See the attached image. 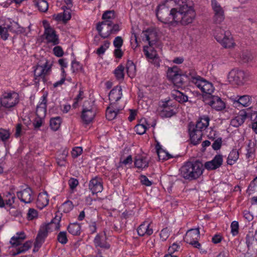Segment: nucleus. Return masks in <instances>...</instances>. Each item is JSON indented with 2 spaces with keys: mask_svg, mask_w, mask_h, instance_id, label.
I'll list each match as a JSON object with an SVG mask.
<instances>
[{
  "mask_svg": "<svg viewBox=\"0 0 257 257\" xmlns=\"http://www.w3.org/2000/svg\"><path fill=\"white\" fill-rule=\"evenodd\" d=\"M177 4L174 23L184 26L192 23L196 16L193 8L185 0H177Z\"/></svg>",
  "mask_w": 257,
  "mask_h": 257,
  "instance_id": "1",
  "label": "nucleus"
},
{
  "mask_svg": "<svg viewBox=\"0 0 257 257\" xmlns=\"http://www.w3.org/2000/svg\"><path fill=\"white\" fill-rule=\"evenodd\" d=\"M177 0H167L164 4L160 5L156 11L158 20L164 24L174 23L176 7L174 8Z\"/></svg>",
  "mask_w": 257,
  "mask_h": 257,
  "instance_id": "2",
  "label": "nucleus"
},
{
  "mask_svg": "<svg viewBox=\"0 0 257 257\" xmlns=\"http://www.w3.org/2000/svg\"><path fill=\"white\" fill-rule=\"evenodd\" d=\"M203 171V165L200 161L187 162L180 168V176L186 180L192 181L198 179Z\"/></svg>",
  "mask_w": 257,
  "mask_h": 257,
  "instance_id": "3",
  "label": "nucleus"
},
{
  "mask_svg": "<svg viewBox=\"0 0 257 257\" xmlns=\"http://www.w3.org/2000/svg\"><path fill=\"white\" fill-rule=\"evenodd\" d=\"M61 218V216L56 215L50 223L41 228L36 238L34 244L35 248H39L42 245L48 235V232L58 230L60 229Z\"/></svg>",
  "mask_w": 257,
  "mask_h": 257,
  "instance_id": "4",
  "label": "nucleus"
},
{
  "mask_svg": "<svg viewBox=\"0 0 257 257\" xmlns=\"http://www.w3.org/2000/svg\"><path fill=\"white\" fill-rule=\"evenodd\" d=\"M44 62H39L34 68V84L39 86L40 82L42 81L44 83L47 82L46 76L51 71V65L48 64V61L44 59Z\"/></svg>",
  "mask_w": 257,
  "mask_h": 257,
  "instance_id": "5",
  "label": "nucleus"
},
{
  "mask_svg": "<svg viewBox=\"0 0 257 257\" xmlns=\"http://www.w3.org/2000/svg\"><path fill=\"white\" fill-rule=\"evenodd\" d=\"M44 62H39L34 68V84L39 86L40 82L42 81L44 83L47 82L46 76L51 71V65L48 64V61L44 59Z\"/></svg>",
  "mask_w": 257,
  "mask_h": 257,
  "instance_id": "6",
  "label": "nucleus"
},
{
  "mask_svg": "<svg viewBox=\"0 0 257 257\" xmlns=\"http://www.w3.org/2000/svg\"><path fill=\"white\" fill-rule=\"evenodd\" d=\"M111 25L112 23L110 21H104L97 24L96 30L102 38H106L111 33H116L120 30L118 25L114 24L112 27Z\"/></svg>",
  "mask_w": 257,
  "mask_h": 257,
  "instance_id": "7",
  "label": "nucleus"
},
{
  "mask_svg": "<svg viewBox=\"0 0 257 257\" xmlns=\"http://www.w3.org/2000/svg\"><path fill=\"white\" fill-rule=\"evenodd\" d=\"M249 76V74L247 72L233 69L229 72L228 79L229 81L233 84L241 85L248 80Z\"/></svg>",
  "mask_w": 257,
  "mask_h": 257,
  "instance_id": "8",
  "label": "nucleus"
},
{
  "mask_svg": "<svg viewBox=\"0 0 257 257\" xmlns=\"http://www.w3.org/2000/svg\"><path fill=\"white\" fill-rule=\"evenodd\" d=\"M192 82L194 83L196 86L199 88L203 93L206 94L211 95L214 91V88L213 84L203 79L199 76H192Z\"/></svg>",
  "mask_w": 257,
  "mask_h": 257,
  "instance_id": "9",
  "label": "nucleus"
},
{
  "mask_svg": "<svg viewBox=\"0 0 257 257\" xmlns=\"http://www.w3.org/2000/svg\"><path fill=\"white\" fill-rule=\"evenodd\" d=\"M96 114V109L95 106L90 105V102L85 101L83 105L81 118L83 122L88 124L90 123Z\"/></svg>",
  "mask_w": 257,
  "mask_h": 257,
  "instance_id": "10",
  "label": "nucleus"
},
{
  "mask_svg": "<svg viewBox=\"0 0 257 257\" xmlns=\"http://www.w3.org/2000/svg\"><path fill=\"white\" fill-rule=\"evenodd\" d=\"M211 6L214 11L213 21L215 24H221L225 18L224 11L216 0L211 1Z\"/></svg>",
  "mask_w": 257,
  "mask_h": 257,
  "instance_id": "11",
  "label": "nucleus"
},
{
  "mask_svg": "<svg viewBox=\"0 0 257 257\" xmlns=\"http://www.w3.org/2000/svg\"><path fill=\"white\" fill-rule=\"evenodd\" d=\"M191 75H195V72L194 71L190 70L189 72H186L185 73H182L181 71L171 81L176 86L181 87L184 84L185 82L184 77L186 79L188 78V79L192 81Z\"/></svg>",
  "mask_w": 257,
  "mask_h": 257,
  "instance_id": "12",
  "label": "nucleus"
},
{
  "mask_svg": "<svg viewBox=\"0 0 257 257\" xmlns=\"http://www.w3.org/2000/svg\"><path fill=\"white\" fill-rule=\"evenodd\" d=\"M33 194V191L31 188L27 187L21 191L17 192V196L21 202L28 204L31 203L34 200Z\"/></svg>",
  "mask_w": 257,
  "mask_h": 257,
  "instance_id": "13",
  "label": "nucleus"
},
{
  "mask_svg": "<svg viewBox=\"0 0 257 257\" xmlns=\"http://www.w3.org/2000/svg\"><path fill=\"white\" fill-rule=\"evenodd\" d=\"M89 189L93 194L101 192L103 190L101 179L98 177L92 178L89 182Z\"/></svg>",
  "mask_w": 257,
  "mask_h": 257,
  "instance_id": "14",
  "label": "nucleus"
},
{
  "mask_svg": "<svg viewBox=\"0 0 257 257\" xmlns=\"http://www.w3.org/2000/svg\"><path fill=\"white\" fill-rule=\"evenodd\" d=\"M222 156L217 155L211 161L206 162L204 164V167L208 170H215L222 165Z\"/></svg>",
  "mask_w": 257,
  "mask_h": 257,
  "instance_id": "15",
  "label": "nucleus"
},
{
  "mask_svg": "<svg viewBox=\"0 0 257 257\" xmlns=\"http://www.w3.org/2000/svg\"><path fill=\"white\" fill-rule=\"evenodd\" d=\"M122 89L120 86L117 85L114 87L109 92V100L110 105H117L116 102L122 96Z\"/></svg>",
  "mask_w": 257,
  "mask_h": 257,
  "instance_id": "16",
  "label": "nucleus"
},
{
  "mask_svg": "<svg viewBox=\"0 0 257 257\" xmlns=\"http://www.w3.org/2000/svg\"><path fill=\"white\" fill-rule=\"evenodd\" d=\"M207 103L210 105L212 108L218 111L221 110L225 107L224 102L220 97L215 95H211L210 98Z\"/></svg>",
  "mask_w": 257,
  "mask_h": 257,
  "instance_id": "17",
  "label": "nucleus"
},
{
  "mask_svg": "<svg viewBox=\"0 0 257 257\" xmlns=\"http://www.w3.org/2000/svg\"><path fill=\"white\" fill-rule=\"evenodd\" d=\"M44 35L48 43H52L54 45L59 44L58 37L53 28L50 27L45 28Z\"/></svg>",
  "mask_w": 257,
  "mask_h": 257,
  "instance_id": "18",
  "label": "nucleus"
},
{
  "mask_svg": "<svg viewBox=\"0 0 257 257\" xmlns=\"http://www.w3.org/2000/svg\"><path fill=\"white\" fill-rule=\"evenodd\" d=\"M138 234L140 236H150L153 233V229L148 222H144L137 229Z\"/></svg>",
  "mask_w": 257,
  "mask_h": 257,
  "instance_id": "19",
  "label": "nucleus"
},
{
  "mask_svg": "<svg viewBox=\"0 0 257 257\" xmlns=\"http://www.w3.org/2000/svg\"><path fill=\"white\" fill-rule=\"evenodd\" d=\"M47 94H44L41 97V102L37 105L36 114L37 116L44 117L47 111Z\"/></svg>",
  "mask_w": 257,
  "mask_h": 257,
  "instance_id": "20",
  "label": "nucleus"
},
{
  "mask_svg": "<svg viewBox=\"0 0 257 257\" xmlns=\"http://www.w3.org/2000/svg\"><path fill=\"white\" fill-rule=\"evenodd\" d=\"M194 126H189V131L190 141L192 144L196 145L198 144L202 139V132L196 131Z\"/></svg>",
  "mask_w": 257,
  "mask_h": 257,
  "instance_id": "21",
  "label": "nucleus"
},
{
  "mask_svg": "<svg viewBox=\"0 0 257 257\" xmlns=\"http://www.w3.org/2000/svg\"><path fill=\"white\" fill-rule=\"evenodd\" d=\"M200 237L199 228H192L187 231L184 238L187 243H191L193 241L198 239Z\"/></svg>",
  "mask_w": 257,
  "mask_h": 257,
  "instance_id": "22",
  "label": "nucleus"
},
{
  "mask_svg": "<svg viewBox=\"0 0 257 257\" xmlns=\"http://www.w3.org/2000/svg\"><path fill=\"white\" fill-rule=\"evenodd\" d=\"M122 108L117 107V105H110L108 106L106 110V117L109 120L114 119L117 113Z\"/></svg>",
  "mask_w": 257,
  "mask_h": 257,
  "instance_id": "23",
  "label": "nucleus"
},
{
  "mask_svg": "<svg viewBox=\"0 0 257 257\" xmlns=\"http://www.w3.org/2000/svg\"><path fill=\"white\" fill-rule=\"evenodd\" d=\"M251 103L250 97L249 95L237 96L234 101L233 104L235 107L241 105L243 107L248 106Z\"/></svg>",
  "mask_w": 257,
  "mask_h": 257,
  "instance_id": "24",
  "label": "nucleus"
},
{
  "mask_svg": "<svg viewBox=\"0 0 257 257\" xmlns=\"http://www.w3.org/2000/svg\"><path fill=\"white\" fill-rule=\"evenodd\" d=\"M149 163V161L147 157L144 156H136L134 162L135 167L141 169L148 168Z\"/></svg>",
  "mask_w": 257,
  "mask_h": 257,
  "instance_id": "25",
  "label": "nucleus"
},
{
  "mask_svg": "<svg viewBox=\"0 0 257 257\" xmlns=\"http://www.w3.org/2000/svg\"><path fill=\"white\" fill-rule=\"evenodd\" d=\"M49 201V197L46 191L40 193L37 200V205L39 208L43 209L48 204Z\"/></svg>",
  "mask_w": 257,
  "mask_h": 257,
  "instance_id": "26",
  "label": "nucleus"
},
{
  "mask_svg": "<svg viewBox=\"0 0 257 257\" xmlns=\"http://www.w3.org/2000/svg\"><path fill=\"white\" fill-rule=\"evenodd\" d=\"M26 236L23 231L18 232L10 240V243L13 246H19L26 239Z\"/></svg>",
  "mask_w": 257,
  "mask_h": 257,
  "instance_id": "27",
  "label": "nucleus"
},
{
  "mask_svg": "<svg viewBox=\"0 0 257 257\" xmlns=\"http://www.w3.org/2000/svg\"><path fill=\"white\" fill-rule=\"evenodd\" d=\"M230 32L228 31H224L220 27L216 28L215 30L214 36L216 40L219 43L226 38L230 36Z\"/></svg>",
  "mask_w": 257,
  "mask_h": 257,
  "instance_id": "28",
  "label": "nucleus"
},
{
  "mask_svg": "<svg viewBox=\"0 0 257 257\" xmlns=\"http://www.w3.org/2000/svg\"><path fill=\"white\" fill-rule=\"evenodd\" d=\"M230 32L228 31H224L220 27L216 28L215 30L214 36L216 40L219 43L226 38L230 36Z\"/></svg>",
  "mask_w": 257,
  "mask_h": 257,
  "instance_id": "29",
  "label": "nucleus"
},
{
  "mask_svg": "<svg viewBox=\"0 0 257 257\" xmlns=\"http://www.w3.org/2000/svg\"><path fill=\"white\" fill-rule=\"evenodd\" d=\"M209 118L208 116L201 117L199 120L197 121L195 126H194L195 130L202 132L209 125Z\"/></svg>",
  "mask_w": 257,
  "mask_h": 257,
  "instance_id": "30",
  "label": "nucleus"
},
{
  "mask_svg": "<svg viewBox=\"0 0 257 257\" xmlns=\"http://www.w3.org/2000/svg\"><path fill=\"white\" fill-rule=\"evenodd\" d=\"M246 115L245 112L240 114L230 121V125L233 127H237L243 123L246 119Z\"/></svg>",
  "mask_w": 257,
  "mask_h": 257,
  "instance_id": "31",
  "label": "nucleus"
},
{
  "mask_svg": "<svg viewBox=\"0 0 257 257\" xmlns=\"http://www.w3.org/2000/svg\"><path fill=\"white\" fill-rule=\"evenodd\" d=\"M245 243L248 250H249L251 247H253V245H257V239L252 232H249L246 234L245 237Z\"/></svg>",
  "mask_w": 257,
  "mask_h": 257,
  "instance_id": "32",
  "label": "nucleus"
},
{
  "mask_svg": "<svg viewBox=\"0 0 257 257\" xmlns=\"http://www.w3.org/2000/svg\"><path fill=\"white\" fill-rule=\"evenodd\" d=\"M67 230L73 235H79L81 233V225L77 223H70L67 227Z\"/></svg>",
  "mask_w": 257,
  "mask_h": 257,
  "instance_id": "33",
  "label": "nucleus"
},
{
  "mask_svg": "<svg viewBox=\"0 0 257 257\" xmlns=\"http://www.w3.org/2000/svg\"><path fill=\"white\" fill-rule=\"evenodd\" d=\"M172 95L173 98L179 103H184L188 100V96L179 90L174 91Z\"/></svg>",
  "mask_w": 257,
  "mask_h": 257,
  "instance_id": "34",
  "label": "nucleus"
},
{
  "mask_svg": "<svg viewBox=\"0 0 257 257\" xmlns=\"http://www.w3.org/2000/svg\"><path fill=\"white\" fill-rule=\"evenodd\" d=\"M33 3L39 11L46 12L48 9V3L46 0H33Z\"/></svg>",
  "mask_w": 257,
  "mask_h": 257,
  "instance_id": "35",
  "label": "nucleus"
},
{
  "mask_svg": "<svg viewBox=\"0 0 257 257\" xmlns=\"http://www.w3.org/2000/svg\"><path fill=\"white\" fill-rule=\"evenodd\" d=\"M156 150L160 160H166L173 158L170 154L162 149L159 145L156 146Z\"/></svg>",
  "mask_w": 257,
  "mask_h": 257,
  "instance_id": "36",
  "label": "nucleus"
},
{
  "mask_svg": "<svg viewBox=\"0 0 257 257\" xmlns=\"http://www.w3.org/2000/svg\"><path fill=\"white\" fill-rule=\"evenodd\" d=\"M32 245V242L31 241H27L24 243L22 245L18 246L16 249V251L14 252L13 254L16 255L20 253H24L28 250Z\"/></svg>",
  "mask_w": 257,
  "mask_h": 257,
  "instance_id": "37",
  "label": "nucleus"
},
{
  "mask_svg": "<svg viewBox=\"0 0 257 257\" xmlns=\"http://www.w3.org/2000/svg\"><path fill=\"white\" fill-rule=\"evenodd\" d=\"M94 243L96 247H100L108 249L110 247V245L105 241L102 239L99 234H97L94 239Z\"/></svg>",
  "mask_w": 257,
  "mask_h": 257,
  "instance_id": "38",
  "label": "nucleus"
},
{
  "mask_svg": "<svg viewBox=\"0 0 257 257\" xmlns=\"http://www.w3.org/2000/svg\"><path fill=\"white\" fill-rule=\"evenodd\" d=\"M126 72L130 77H134L136 74V65L132 61L128 60L126 64Z\"/></svg>",
  "mask_w": 257,
  "mask_h": 257,
  "instance_id": "39",
  "label": "nucleus"
},
{
  "mask_svg": "<svg viewBox=\"0 0 257 257\" xmlns=\"http://www.w3.org/2000/svg\"><path fill=\"white\" fill-rule=\"evenodd\" d=\"M181 70L176 66L169 67L167 70V76L171 81L178 75Z\"/></svg>",
  "mask_w": 257,
  "mask_h": 257,
  "instance_id": "40",
  "label": "nucleus"
},
{
  "mask_svg": "<svg viewBox=\"0 0 257 257\" xmlns=\"http://www.w3.org/2000/svg\"><path fill=\"white\" fill-rule=\"evenodd\" d=\"M239 157V153L236 150H233L231 151L228 155L227 163V164L232 165L238 160Z\"/></svg>",
  "mask_w": 257,
  "mask_h": 257,
  "instance_id": "41",
  "label": "nucleus"
},
{
  "mask_svg": "<svg viewBox=\"0 0 257 257\" xmlns=\"http://www.w3.org/2000/svg\"><path fill=\"white\" fill-rule=\"evenodd\" d=\"M61 119L59 116L52 118L50 121V126L53 131H57L60 127Z\"/></svg>",
  "mask_w": 257,
  "mask_h": 257,
  "instance_id": "42",
  "label": "nucleus"
},
{
  "mask_svg": "<svg viewBox=\"0 0 257 257\" xmlns=\"http://www.w3.org/2000/svg\"><path fill=\"white\" fill-rule=\"evenodd\" d=\"M164 107L161 113L163 116L170 117L176 113L174 110L175 108H173L172 106H165V104H164Z\"/></svg>",
  "mask_w": 257,
  "mask_h": 257,
  "instance_id": "43",
  "label": "nucleus"
},
{
  "mask_svg": "<svg viewBox=\"0 0 257 257\" xmlns=\"http://www.w3.org/2000/svg\"><path fill=\"white\" fill-rule=\"evenodd\" d=\"M124 67L122 65H119L114 71V74L117 80H122L124 79Z\"/></svg>",
  "mask_w": 257,
  "mask_h": 257,
  "instance_id": "44",
  "label": "nucleus"
},
{
  "mask_svg": "<svg viewBox=\"0 0 257 257\" xmlns=\"http://www.w3.org/2000/svg\"><path fill=\"white\" fill-rule=\"evenodd\" d=\"M221 45L225 48H229L234 46V43L233 42L232 37L231 36V33L230 36L226 37L222 42L220 43Z\"/></svg>",
  "mask_w": 257,
  "mask_h": 257,
  "instance_id": "45",
  "label": "nucleus"
},
{
  "mask_svg": "<svg viewBox=\"0 0 257 257\" xmlns=\"http://www.w3.org/2000/svg\"><path fill=\"white\" fill-rule=\"evenodd\" d=\"M57 240L61 244H66L68 242L66 232L60 231L57 235Z\"/></svg>",
  "mask_w": 257,
  "mask_h": 257,
  "instance_id": "46",
  "label": "nucleus"
},
{
  "mask_svg": "<svg viewBox=\"0 0 257 257\" xmlns=\"http://www.w3.org/2000/svg\"><path fill=\"white\" fill-rule=\"evenodd\" d=\"M115 17V12L113 10L106 11L103 14L102 19L105 21H109L114 19Z\"/></svg>",
  "mask_w": 257,
  "mask_h": 257,
  "instance_id": "47",
  "label": "nucleus"
},
{
  "mask_svg": "<svg viewBox=\"0 0 257 257\" xmlns=\"http://www.w3.org/2000/svg\"><path fill=\"white\" fill-rule=\"evenodd\" d=\"M147 125L148 124H147ZM135 129L137 134L139 135H143L145 133L147 129V124H138L136 125Z\"/></svg>",
  "mask_w": 257,
  "mask_h": 257,
  "instance_id": "48",
  "label": "nucleus"
},
{
  "mask_svg": "<svg viewBox=\"0 0 257 257\" xmlns=\"http://www.w3.org/2000/svg\"><path fill=\"white\" fill-rule=\"evenodd\" d=\"M61 207L63 208V212L67 213L73 208V205L71 201L67 200L62 204Z\"/></svg>",
  "mask_w": 257,
  "mask_h": 257,
  "instance_id": "49",
  "label": "nucleus"
},
{
  "mask_svg": "<svg viewBox=\"0 0 257 257\" xmlns=\"http://www.w3.org/2000/svg\"><path fill=\"white\" fill-rule=\"evenodd\" d=\"M255 192H257V183L253 180L248 187L247 193L249 195H251Z\"/></svg>",
  "mask_w": 257,
  "mask_h": 257,
  "instance_id": "50",
  "label": "nucleus"
},
{
  "mask_svg": "<svg viewBox=\"0 0 257 257\" xmlns=\"http://www.w3.org/2000/svg\"><path fill=\"white\" fill-rule=\"evenodd\" d=\"M10 134L8 130L0 128V140L5 142L8 140L10 138Z\"/></svg>",
  "mask_w": 257,
  "mask_h": 257,
  "instance_id": "51",
  "label": "nucleus"
},
{
  "mask_svg": "<svg viewBox=\"0 0 257 257\" xmlns=\"http://www.w3.org/2000/svg\"><path fill=\"white\" fill-rule=\"evenodd\" d=\"M110 42L108 41H105L103 45L100 46L97 50L96 53L98 55L103 54L107 49L109 48Z\"/></svg>",
  "mask_w": 257,
  "mask_h": 257,
  "instance_id": "52",
  "label": "nucleus"
},
{
  "mask_svg": "<svg viewBox=\"0 0 257 257\" xmlns=\"http://www.w3.org/2000/svg\"><path fill=\"white\" fill-rule=\"evenodd\" d=\"M148 48V46H145L144 47V51L145 52V54L148 58L152 60L158 56V55L155 51L152 50H151V52H149L148 50H147Z\"/></svg>",
  "mask_w": 257,
  "mask_h": 257,
  "instance_id": "53",
  "label": "nucleus"
},
{
  "mask_svg": "<svg viewBox=\"0 0 257 257\" xmlns=\"http://www.w3.org/2000/svg\"><path fill=\"white\" fill-rule=\"evenodd\" d=\"M231 232L233 236L237 235L238 233V222L236 221L232 222L231 225Z\"/></svg>",
  "mask_w": 257,
  "mask_h": 257,
  "instance_id": "54",
  "label": "nucleus"
},
{
  "mask_svg": "<svg viewBox=\"0 0 257 257\" xmlns=\"http://www.w3.org/2000/svg\"><path fill=\"white\" fill-rule=\"evenodd\" d=\"M38 216L37 211L34 208H30L27 213V218L28 220H33Z\"/></svg>",
  "mask_w": 257,
  "mask_h": 257,
  "instance_id": "55",
  "label": "nucleus"
},
{
  "mask_svg": "<svg viewBox=\"0 0 257 257\" xmlns=\"http://www.w3.org/2000/svg\"><path fill=\"white\" fill-rule=\"evenodd\" d=\"M71 69L73 72H78L82 69V66L78 61L74 60L71 63Z\"/></svg>",
  "mask_w": 257,
  "mask_h": 257,
  "instance_id": "56",
  "label": "nucleus"
},
{
  "mask_svg": "<svg viewBox=\"0 0 257 257\" xmlns=\"http://www.w3.org/2000/svg\"><path fill=\"white\" fill-rule=\"evenodd\" d=\"M18 26V25L17 23H11L10 25H8L6 27H4L3 29H6L7 32L10 31L15 33L17 31Z\"/></svg>",
  "mask_w": 257,
  "mask_h": 257,
  "instance_id": "57",
  "label": "nucleus"
},
{
  "mask_svg": "<svg viewBox=\"0 0 257 257\" xmlns=\"http://www.w3.org/2000/svg\"><path fill=\"white\" fill-rule=\"evenodd\" d=\"M170 235V231L168 228H163L160 234V238L163 241H165Z\"/></svg>",
  "mask_w": 257,
  "mask_h": 257,
  "instance_id": "58",
  "label": "nucleus"
},
{
  "mask_svg": "<svg viewBox=\"0 0 257 257\" xmlns=\"http://www.w3.org/2000/svg\"><path fill=\"white\" fill-rule=\"evenodd\" d=\"M62 17V20L64 22H67L68 20H69L71 18V13L70 12V10H65L63 12V15L62 16H60V18H58V20H60L61 19V17Z\"/></svg>",
  "mask_w": 257,
  "mask_h": 257,
  "instance_id": "59",
  "label": "nucleus"
},
{
  "mask_svg": "<svg viewBox=\"0 0 257 257\" xmlns=\"http://www.w3.org/2000/svg\"><path fill=\"white\" fill-rule=\"evenodd\" d=\"M82 153V148L80 147H75L73 149L71 155L73 158H76L80 156Z\"/></svg>",
  "mask_w": 257,
  "mask_h": 257,
  "instance_id": "60",
  "label": "nucleus"
},
{
  "mask_svg": "<svg viewBox=\"0 0 257 257\" xmlns=\"http://www.w3.org/2000/svg\"><path fill=\"white\" fill-rule=\"evenodd\" d=\"M246 150L247 153L246 155L247 158H249L251 156V155L253 154L254 152V148L253 147V145L250 141L248 143L247 145Z\"/></svg>",
  "mask_w": 257,
  "mask_h": 257,
  "instance_id": "61",
  "label": "nucleus"
},
{
  "mask_svg": "<svg viewBox=\"0 0 257 257\" xmlns=\"http://www.w3.org/2000/svg\"><path fill=\"white\" fill-rule=\"evenodd\" d=\"M113 44L116 48H120L123 44V39L121 37L117 36L114 39Z\"/></svg>",
  "mask_w": 257,
  "mask_h": 257,
  "instance_id": "62",
  "label": "nucleus"
},
{
  "mask_svg": "<svg viewBox=\"0 0 257 257\" xmlns=\"http://www.w3.org/2000/svg\"><path fill=\"white\" fill-rule=\"evenodd\" d=\"M44 117L37 116L33 122V125L35 128H39L42 124L43 118Z\"/></svg>",
  "mask_w": 257,
  "mask_h": 257,
  "instance_id": "63",
  "label": "nucleus"
},
{
  "mask_svg": "<svg viewBox=\"0 0 257 257\" xmlns=\"http://www.w3.org/2000/svg\"><path fill=\"white\" fill-rule=\"evenodd\" d=\"M140 180L141 183L146 186H151L153 184L152 182L150 181L145 175L140 176Z\"/></svg>",
  "mask_w": 257,
  "mask_h": 257,
  "instance_id": "64",
  "label": "nucleus"
}]
</instances>
